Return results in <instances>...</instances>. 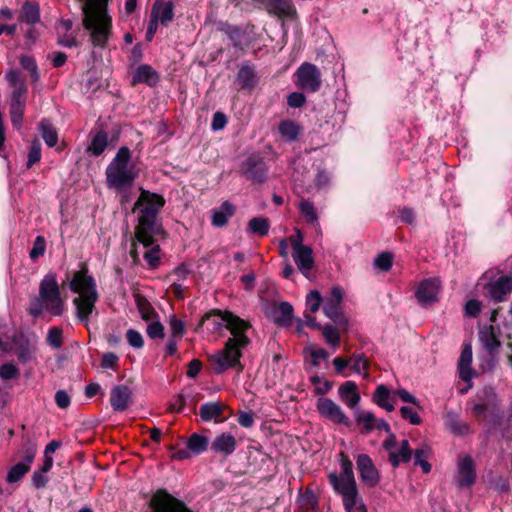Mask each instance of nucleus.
I'll return each mask as SVG.
<instances>
[{
  "label": "nucleus",
  "instance_id": "nucleus-1",
  "mask_svg": "<svg viewBox=\"0 0 512 512\" xmlns=\"http://www.w3.org/2000/svg\"><path fill=\"white\" fill-rule=\"evenodd\" d=\"M225 327L231 333L222 350L210 356L209 361L215 374H221L228 369H236L237 372L244 370L240 362L242 350L250 344L246 332L251 328V323L234 314L231 311H224Z\"/></svg>",
  "mask_w": 512,
  "mask_h": 512
},
{
  "label": "nucleus",
  "instance_id": "nucleus-2",
  "mask_svg": "<svg viewBox=\"0 0 512 512\" xmlns=\"http://www.w3.org/2000/svg\"><path fill=\"white\" fill-rule=\"evenodd\" d=\"M165 205L162 195L140 188V195L134 203L133 212H138V224L135 226V240L144 247L156 241V236L163 235L164 229L158 220L160 210Z\"/></svg>",
  "mask_w": 512,
  "mask_h": 512
},
{
  "label": "nucleus",
  "instance_id": "nucleus-3",
  "mask_svg": "<svg viewBox=\"0 0 512 512\" xmlns=\"http://www.w3.org/2000/svg\"><path fill=\"white\" fill-rule=\"evenodd\" d=\"M64 300L56 273L46 274L39 284V293L29 304L28 313L39 317L44 311L52 316H60L64 312Z\"/></svg>",
  "mask_w": 512,
  "mask_h": 512
},
{
  "label": "nucleus",
  "instance_id": "nucleus-4",
  "mask_svg": "<svg viewBox=\"0 0 512 512\" xmlns=\"http://www.w3.org/2000/svg\"><path fill=\"white\" fill-rule=\"evenodd\" d=\"M131 151L128 147H120L116 156L106 169V182L110 188L121 191L132 185L138 177L135 165L130 164Z\"/></svg>",
  "mask_w": 512,
  "mask_h": 512
},
{
  "label": "nucleus",
  "instance_id": "nucleus-5",
  "mask_svg": "<svg viewBox=\"0 0 512 512\" xmlns=\"http://www.w3.org/2000/svg\"><path fill=\"white\" fill-rule=\"evenodd\" d=\"M340 474L331 473L329 475V482L334 490L343 498V505L346 512H353V507L356 504V496L358 489L353 473V464L349 457L340 452Z\"/></svg>",
  "mask_w": 512,
  "mask_h": 512
},
{
  "label": "nucleus",
  "instance_id": "nucleus-6",
  "mask_svg": "<svg viewBox=\"0 0 512 512\" xmlns=\"http://www.w3.org/2000/svg\"><path fill=\"white\" fill-rule=\"evenodd\" d=\"M472 415L477 422H499L502 418L500 400L492 387H484L476 395Z\"/></svg>",
  "mask_w": 512,
  "mask_h": 512
},
{
  "label": "nucleus",
  "instance_id": "nucleus-7",
  "mask_svg": "<svg viewBox=\"0 0 512 512\" xmlns=\"http://www.w3.org/2000/svg\"><path fill=\"white\" fill-rule=\"evenodd\" d=\"M149 506L152 512H194L165 489H158L152 495Z\"/></svg>",
  "mask_w": 512,
  "mask_h": 512
},
{
  "label": "nucleus",
  "instance_id": "nucleus-8",
  "mask_svg": "<svg viewBox=\"0 0 512 512\" xmlns=\"http://www.w3.org/2000/svg\"><path fill=\"white\" fill-rule=\"evenodd\" d=\"M344 292L339 286L331 289L330 296L324 300L323 311L343 331L348 329V320L342 313Z\"/></svg>",
  "mask_w": 512,
  "mask_h": 512
},
{
  "label": "nucleus",
  "instance_id": "nucleus-9",
  "mask_svg": "<svg viewBox=\"0 0 512 512\" xmlns=\"http://www.w3.org/2000/svg\"><path fill=\"white\" fill-rule=\"evenodd\" d=\"M239 172L248 180L263 183L267 178L268 167L262 156L251 154L241 163Z\"/></svg>",
  "mask_w": 512,
  "mask_h": 512
},
{
  "label": "nucleus",
  "instance_id": "nucleus-10",
  "mask_svg": "<svg viewBox=\"0 0 512 512\" xmlns=\"http://www.w3.org/2000/svg\"><path fill=\"white\" fill-rule=\"evenodd\" d=\"M297 86L307 92L319 90L322 80L320 70L311 63H303L296 72Z\"/></svg>",
  "mask_w": 512,
  "mask_h": 512
},
{
  "label": "nucleus",
  "instance_id": "nucleus-11",
  "mask_svg": "<svg viewBox=\"0 0 512 512\" xmlns=\"http://www.w3.org/2000/svg\"><path fill=\"white\" fill-rule=\"evenodd\" d=\"M316 408L321 417L334 424L350 426L349 418L342 408L330 398L321 397L316 402Z\"/></svg>",
  "mask_w": 512,
  "mask_h": 512
},
{
  "label": "nucleus",
  "instance_id": "nucleus-12",
  "mask_svg": "<svg viewBox=\"0 0 512 512\" xmlns=\"http://www.w3.org/2000/svg\"><path fill=\"white\" fill-rule=\"evenodd\" d=\"M69 287L70 290L73 293L78 294V296L98 293L94 278L88 274V267L86 263H82L80 269L74 272Z\"/></svg>",
  "mask_w": 512,
  "mask_h": 512
},
{
  "label": "nucleus",
  "instance_id": "nucleus-13",
  "mask_svg": "<svg viewBox=\"0 0 512 512\" xmlns=\"http://www.w3.org/2000/svg\"><path fill=\"white\" fill-rule=\"evenodd\" d=\"M259 4L269 15L280 20L297 19V11L292 0H259Z\"/></svg>",
  "mask_w": 512,
  "mask_h": 512
},
{
  "label": "nucleus",
  "instance_id": "nucleus-14",
  "mask_svg": "<svg viewBox=\"0 0 512 512\" xmlns=\"http://www.w3.org/2000/svg\"><path fill=\"white\" fill-rule=\"evenodd\" d=\"M476 468L470 455L459 457L457 463L456 483L459 488L471 487L476 482Z\"/></svg>",
  "mask_w": 512,
  "mask_h": 512
},
{
  "label": "nucleus",
  "instance_id": "nucleus-15",
  "mask_svg": "<svg viewBox=\"0 0 512 512\" xmlns=\"http://www.w3.org/2000/svg\"><path fill=\"white\" fill-rule=\"evenodd\" d=\"M485 290L488 297L494 302H504L508 295L512 293V277L500 276L496 280L487 283Z\"/></svg>",
  "mask_w": 512,
  "mask_h": 512
},
{
  "label": "nucleus",
  "instance_id": "nucleus-16",
  "mask_svg": "<svg viewBox=\"0 0 512 512\" xmlns=\"http://www.w3.org/2000/svg\"><path fill=\"white\" fill-rule=\"evenodd\" d=\"M356 464L361 480L365 485L374 487L379 483L380 475L370 456L367 454H360L357 457Z\"/></svg>",
  "mask_w": 512,
  "mask_h": 512
},
{
  "label": "nucleus",
  "instance_id": "nucleus-17",
  "mask_svg": "<svg viewBox=\"0 0 512 512\" xmlns=\"http://www.w3.org/2000/svg\"><path fill=\"white\" fill-rule=\"evenodd\" d=\"M98 297V293H91V295H81L73 299V304L76 308V316L78 320L86 326L88 325L91 314L96 308L95 304Z\"/></svg>",
  "mask_w": 512,
  "mask_h": 512
},
{
  "label": "nucleus",
  "instance_id": "nucleus-18",
  "mask_svg": "<svg viewBox=\"0 0 512 512\" xmlns=\"http://www.w3.org/2000/svg\"><path fill=\"white\" fill-rule=\"evenodd\" d=\"M441 282L437 278L422 281L416 291V297L422 305H431L437 301Z\"/></svg>",
  "mask_w": 512,
  "mask_h": 512
},
{
  "label": "nucleus",
  "instance_id": "nucleus-19",
  "mask_svg": "<svg viewBox=\"0 0 512 512\" xmlns=\"http://www.w3.org/2000/svg\"><path fill=\"white\" fill-rule=\"evenodd\" d=\"M110 403L114 411H125L132 403L131 389L126 385L115 386L110 393Z\"/></svg>",
  "mask_w": 512,
  "mask_h": 512
},
{
  "label": "nucleus",
  "instance_id": "nucleus-20",
  "mask_svg": "<svg viewBox=\"0 0 512 512\" xmlns=\"http://www.w3.org/2000/svg\"><path fill=\"white\" fill-rule=\"evenodd\" d=\"M35 457V450L27 448L23 461L15 464L10 468L7 474V482L15 483L22 479V477L30 470L31 463Z\"/></svg>",
  "mask_w": 512,
  "mask_h": 512
},
{
  "label": "nucleus",
  "instance_id": "nucleus-21",
  "mask_svg": "<svg viewBox=\"0 0 512 512\" xmlns=\"http://www.w3.org/2000/svg\"><path fill=\"white\" fill-rule=\"evenodd\" d=\"M151 17L163 26H167L174 18V4L172 1L155 0Z\"/></svg>",
  "mask_w": 512,
  "mask_h": 512
},
{
  "label": "nucleus",
  "instance_id": "nucleus-22",
  "mask_svg": "<svg viewBox=\"0 0 512 512\" xmlns=\"http://www.w3.org/2000/svg\"><path fill=\"white\" fill-rule=\"evenodd\" d=\"M227 409L228 407L223 403L208 402L201 405L199 414L204 422L214 420L216 423H221L227 419L226 416H223L224 411Z\"/></svg>",
  "mask_w": 512,
  "mask_h": 512
},
{
  "label": "nucleus",
  "instance_id": "nucleus-23",
  "mask_svg": "<svg viewBox=\"0 0 512 512\" xmlns=\"http://www.w3.org/2000/svg\"><path fill=\"white\" fill-rule=\"evenodd\" d=\"M237 446L236 438L229 433H222L215 437L211 443V450L220 453L224 457L231 455Z\"/></svg>",
  "mask_w": 512,
  "mask_h": 512
},
{
  "label": "nucleus",
  "instance_id": "nucleus-24",
  "mask_svg": "<svg viewBox=\"0 0 512 512\" xmlns=\"http://www.w3.org/2000/svg\"><path fill=\"white\" fill-rule=\"evenodd\" d=\"M293 259L300 272L308 277L310 271L314 267L313 250L309 246L301 247L294 251Z\"/></svg>",
  "mask_w": 512,
  "mask_h": 512
},
{
  "label": "nucleus",
  "instance_id": "nucleus-25",
  "mask_svg": "<svg viewBox=\"0 0 512 512\" xmlns=\"http://www.w3.org/2000/svg\"><path fill=\"white\" fill-rule=\"evenodd\" d=\"M224 311L220 309H213L207 313H205L200 319L198 325L195 328V331H199L200 328L207 324V329L211 333H217L223 326L224 321Z\"/></svg>",
  "mask_w": 512,
  "mask_h": 512
},
{
  "label": "nucleus",
  "instance_id": "nucleus-26",
  "mask_svg": "<svg viewBox=\"0 0 512 512\" xmlns=\"http://www.w3.org/2000/svg\"><path fill=\"white\" fill-rule=\"evenodd\" d=\"M339 397L349 408H354L360 401L357 385L347 381L339 387Z\"/></svg>",
  "mask_w": 512,
  "mask_h": 512
},
{
  "label": "nucleus",
  "instance_id": "nucleus-27",
  "mask_svg": "<svg viewBox=\"0 0 512 512\" xmlns=\"http://www.w3.org/2000/svg\"><path fill=\"white\" fill-rule=\"evenodd\" d=\"M158 74L150 65H140L134 73L132 84L145 83L154 86L158 82Z\"/></svg>",
  "mask_w": 512,
  "mask_h": 512
},
{
  "label": "nucleus",
  "instance_id": "nucleus-28",
  "mask_svg": "<svg viewBox=\"0 0 512 512\" xmlns=\"http://www.w3.org/2000/svg\"><path fill=\"white\" fill-rule=\"evenodd\" d=\"M235 213V206L229 201H225L221 204L219 209L214 210L212 214L211 222L216 227H223L228 223Z\"/></svg>",
  "mask_w": 512,
  "mask_h": 512
},
{
  "label": "nucleus",
  "instance_id": "nucleus-29",
  "mask_svg": "<svg viewBox=\"0 0 512 512\" xmlns=\"http://www.w3.org/2000/svg\"><path fill=\"white\" fill-rule=\"evenodd\" d=\"M412 458V450L409 441L404 439L401 441L398 451H391L388 460L392 467L396 468L400 463H408Z\"/></svg>",
  "mask_w": 512,
  "mask_h": 512
},
{
  "label": "nucleus",
  "instance_id": "nucleus-30",
  "mask_svg": "<svg viewBox=\"0 0 512 512\" xmlns=\"http://www.w3.org/2000/svg\"><path fill=\"white\" fill-rule=\"evenodd\" d=\"M274 322L283 327L292 324L293 307L288 302H281L273 311Z\"/></svg>",
  "mask_w": 512,
  "mask_h": 512
},
{
  "label": "nucleus",
  "instance_id": "nucleus-31",
  "mask_svg": "<svg viewBox=\"0 0 512 512\" xmlns=\"http://www.w3.org/2000/svg\"><path fill=\"white\" fill-rule=\"evenodd\" d=\"M133 297H134L137 309L141 315V318L144 321H151L158 316L154 307L152 306L150 301L144 295H142L140 293H134Z\"/></svg>",
  "mask_w": 512,
  "mask_h": 512
},
{
  "label": "nucleus",
  "instance_id": "nucleus-32",
  "mask_svg": "<svg viewBox=\"0 0 512 512\" xmlns=\"http://www.w3.org/2000/svg\"><path fill=\"white\" fill-rule=\"evenodd\" d=\"M472 348L470 345H465L462 349L459 359V375L464 381H468L472 376Z\"/></svg>",
  "mask_w": 512,
  "mask_h": 512
},
{
  "label": "nucleus",
  "instance_id": "nucleus-33",
  "mask_svg": "<svg viewBox=\"0 0 512 512\" xmlns=\"http://www.w3.org/2000/svg\"><path fill=\"white\" fill-rule=\"evenodd\" d=\"M19 20L30 25L40 22V8L35 2L26 1L19 14Z\"/></svg>",
  "mask_w": 512,
  "mask_h": 512
},
{
  "label": "nucleus",
  "instance_id": "nucleus-34",
  "mask_svg": "<svg viewBox=\"0 0 512 512\" xmlns=\"http://www.w3.org/2000/svg\"><path fill=\"white\" fill-rule=\"evenodd\" d=\"M278 131L283 139L295 141L301 134L302 127L293 120H283L279 123Z\"/></svg>",
  "mask_w": 512,
  "mask_h": 512
},
{
  "label": "nucleus",
  "instance_id": "nucleus-35",
  "mask_svg": "<svg viewBox=\"0 0 512 512\" xmlns=\"http://www.w3.org/2000/svg\"><path fill=\"white\" fill-rule=\"evenodd\" d=\"M479 337L484 347L489 351H493L501 345L496 328L492 325L482 329L479 333Z\"/></svg>",
  "mask_w": 512,
  "mask_h": 512
},
{
  "label": "nucleus",
  "instance_id": "nucleus-36",
  "mask_svg": "<svg viewBox=\"0 0 512 512\" xmlns=\"http://www.w3.org/2000/svg\"><path fill=\"white\" fill-rule=\"evenodd\" d=\"M108 145V134L104 129H100L92 138L91 144L87 148V152L93 156H100Z\"/></svg>",
  "mask_w": 512,
  "mask_h": 512
},
{
  "label": "nucleus",
  "instance_id": "nucleus-37",
  "mask_svg": "<svg viewBox=\"0 0 512 512\" xmlns=\"http://www.w3.org/2000/svg\"><path fill=\"white\" fill-rule=\"evenodd\" d=\"M298 505L301 512H316L318 508V498L314 491L309 487L299 497Z\"/></svg>",
  "mask_w": 512,
  "mask_h": 512
},
{
  "label": "nucleus",
  "instance_id": "nucleus-38",
  "mask_svg": "<svg viewBox=\"0 0 512 512\" xmlns=\"http://www.w3.org/2000/svg\"><path fill=\"white\" fill-rule=\"evenodd\" d=\"M42 138L49 147H54L58 142V132L47 119H42L38 124Z\"/></svg>",
  "mask_w": 512,
  "mask_h": 512
},
{
  "label": "nucleus",
  "instance_id": "nucleus-39",
  "mask_svg": "<svg viewBox=\"0 0 512 512\" xmlns=\"http://www.w3.org/2000/svg\"><path fill=\"white\" fill-rule=\"evenodd\" d=\"M237 82L241 89L253 88L257 82L254 69L250 66H242L237 74Z\"/></svg>",
  "mask_w": 512,
  "mask_h": 512
},
{
  "label": "nucleus",
  "instance_id": "nucleus-40",
  "mask_svg": "<svg viewBox=\"0 0 512 512\" xmlns=\"http://www.w3.org/2000/svg\"><path fill=\"white\" fill-rule=\"evenodd\" d=\"M390 391L385 385H379L374 394L373 401L381 408H384L388 412L394 410V405L389 402L390 399Z\"/></svg>",
  "mask_w": 512,
  "mask_h": 512
},
{
  "label": "nucleus",
  "instance_id": "nucleus-41",
  "mask_svg": "<svg viewBox=\"0 0 512 512\" xmlns=\"http://www.w3.org/2000/svg\"><path fill=\"white\" fill-rule=\"evenodd\" d=\"M208 438L205 436H202L198 433H193L188 439H187V448L191 452V454L198 455L208 448Z\"/></svg>",
  "mask_w": 512,
  "mask_h": 512
},
{
  "label": "nucleus",
  "instance_id": "nucleus-42",
  "mask_svg": "<svg viewBox=\"0 0 512 512\" xmlns=\"http://www.w3.org/2000/svg\"><path fill=\"white\" fill-rule=\"evenodd\" d=\"M356 423L361 426V433L368 434L375 429L376 417L371 412H357Z\"/></svg>",
  "mask_w": 512,
  "mask_h": 512
},
{
  "label": "nucleus",
  "instance_id": "nucleus-43",
  "mask_svg": "<svg viewBox=\"0 0 512 512\" xmlns=\"http://www.w3.org/2000/svg\"><path fill=\"white\" fill-rule=\"evenodd\" d=\"M269 228V220L264 217H254L248 222L249 231L260 237L266 236L269 232Z\"/></svg>",
  "mask_w": 512,
  "mask_h": 512
},
{
  "label": "nucleus",
  "instance_id": "nucleus-44",
  "mask_svg": "<svg viewBox=\"0 0 512 512\" xmlns=\"http://www.w3.org/2000/svg\"><path fill=\"white\" fill-rule=\"evenodd\" d=\"M322 335L325 339V341L331 345L332 347L336 348L340 345L341 337L339 330L343 331L339 326L335 327L332 325H325L322 326L321 329Z\"/></svg>",
  "mask_w": 512,
  "mask_h": 512
},
{
  "label": "nucleus",
  "instance_id": "nucleus-45",
  "mask_svg": "<svg viewBox=\"0 0 512 512\" xmlns=\"http://www.w3.org/2000/svg\"><path fill=\"white\" fill-rule=\"evenodd\" d=\"M430 451L431 450L428 446H423L416 449L414 452V465H419L422 468V471L426 474L431 471V464L427 461Z\"/></svg>",
  "mask_w": 512,
  "mask_h": 512
},
{
  "label": "nucleus",
  "instance_id": "nucleus-46",
  "mask_svg": "<svg viewBox=\"0 0 512 512\" xmlns=\"http://www.w3.org/2000/svg\"><path fill=\"white\" fill-rule=\"evenodd\" d=\"M299 210L301 215L305 218L306 222L314 223L317 221L318 215L311 201L302 199L299 203Z\"/></svg>",
  "mask_w": 512,
  "mask_h": 512
},
{
  "label": "nucleus",
  "instance_id": "nucleus-47",
  "mask_svg": "<svg viewBox=\"0 0 512 512\" xmlns=\"http://www.w3.org/2000/svg\"><path fill=\"white\" fill-rule=\"evenodd\" d=\"M26 103H11L10 105V118L14 127L20 129L25 112Z\"/></svg>",
  "mask_w": 512,
  "mask_h": 512
},
{
  "label": "nucleus",
  "instance_id": "nucleus-48",
  "mask_svg": "<svg viewBox=\"0 0 512 512\" xmlns=\"http://www.w3.org/2000/svg\"><path fill=\"white\" fill-rule=\"evenodd\" d=\"M46 340L49 346L59 349L63 345V329L58 326L50 328Z\"/></svg>",
  "mask_w": 512,
  "mask_h": 512
},
{
  "label": "nucleus",
  "instance_id": "nucleus-49",
  "mask_svg": "<svg viewBox=\"0 0 512 512\" xmlns=\"http://www.w3.org/2000/svg\"><path fill=\"white\" fill-rule=\"evenodd\" d=\"M41 160V144L38 139H34L31 143L28 160L26 163V167L30 169L33 165L38 163Z\"/></svg>",
  "mask_w": 512,
  "mask_h": 512
},
{
  "label": "nucleus",
  "instance_id": "nucleus-50",
  "mask_svg": "<svg viewBox=\"0 0 512 512\" xmlns=\"http://www.w3.org/2000/svg\"><path fill=\"white\" fill-rule=\"evenodd\" d=\"M149 247L151 248L144 253V258L148 262L150 268H156L160 262L161 249L158 244H155V242Z\"/></svg>",
  "mask_w": 512,
  "mask_h": 512
},
{
  "label": "nucleus",
  "instance_id": "nucleus-51",
  "mask_svg": "<svg viewBox=\"0 0 512 512\" xmlns=\"http://www.w3.org/2000/svg\"><path fill=\"white\" fill-rule=\"evenodd\" d=\"M310 382L315 385L314 393L316 395H326L333 387V383L328 380L322 381L317 375L310 378Z\"/></svg>",
  "mask_w": 512,
  "mask_h": 512
},
{
  "label": "nucleus",
  "instance_id": "nucleus-52",
  "mask_svg": "<svg viewBox=\"0 0 512 512\" xmlns=\"http://www.w3.org/2000/svg\"><path fill=\"white\" fill-rule=\"evenodd\" d=\"M169 326L171 330V337L182 338L185 334V323L177 318L176 315H172L169 320Z\"/></svg>",
  "mask_w": 512,
  "mask_h": 512
},
{
  "label": "nucleus",
  "instance_id": "nucleus-53",
  "mask_svg": "<svg viewBox=\"0 0 512 512\" xmlns=\"http://www.w3.org/2000/svg\"><path fill=\"white\" fill-rule=\"evenodd\" d=\"M46 250V240L43 236H37L32 249L30 250L29 256L30 258L35 261L40 256H43Z\"/></svg>",
  "mask_w": 512,
  "mask_h": 512
},
{
  "label": "nucleus",
  "instance_id": "nucleus-54",
  "mask_svg": "<svg viewBox=\"0 0 512 512\" xmlns=\"http://www.w3.org/2000/svg\"><path fill=\"white\" fill-rule=\"evenodd\" d=\"M392 264L393 255L389 252H382L375 259V266L382 271H389Z\"/></svg>",
  "mask_w": 512,
  "mask_h": 512
},
{
  "label": "nucleus",
  "instance_id": "nucleus-55",
  "mask_svg": "<svg viewBox=\"0 0 512 512\" xmlns=\"http://www.w3.org/2000/svg\"><path fill=\"white\" fill-rule=\"evenodd\" d=\"M19 375V369L13 363H5L0 367V377L4 380L16 379Z\"/></svg>",
  "mask_w": 512,
  "mask_h": 512
},
{
  "label": "nucleus",
  "instance_id": "nucleus-56",
  "mask_svg": "<svg viewBox=\"0 0 512 512\" xmlns=\"http://www.w3.org/2000/svg\"><path fill=\"white\" fill-rule=\"evenodd\" d=\"M322 302V297L317 290H312L306 298V304L310 313H315L319 310Z\"/></svg>",
  "mask_w": 512,
  "mask_h": 512
},
{
  "label": "nucleus",
  "instance_id": "nucleus-57",
  "mask_svg": "<svg viewBox=\"0 0 512 512\" xmlns=\"http://www.w3.org/2000/svg\"><path fill=\"white\" fill-rule=\"evenodd\" d=\"M350 361H353L352 368L355 372L360 373L363 370L367 373L369 361L363 354H354Z\"/></svg>",
  "mask_w": 512,
  "mask_h": 512
},
{
  "label": "nucleus",
  "instance_id": "nucleus-58",
  "mask_svg": "<svg viewBox=\"0 0 512 512\" xmlns=\"http://www.w3.org/2000/svg\"><path fill=\"white\" fill-rule=\"evenodd\" d=\"M400 414L403 419L409 421L413 425H419L422 422L418 413L411 407H401Z\"/></svg>",
  "mask_w": 512,
  "mask_h": 512
},
{
  "label": "nucleus",
  "instance_id": "nucleus-59",
  "mask_svg": "<svg viewBox=\"0 0 512 512\" xmlns=\"http://www.w3.org/2000/svg\"><path fill=\"white\" fill-rule=\"evenodd\" d=\"M450 430L456 435H468L471 433L469 424L460 420H451L449 423Z\"/></svg>",
  "mask_w": 512,
  "mask_h": 512
},
{
  "label": "nucleus",
  "instance_id": "nucleus-60",
  "mask_svg": "<svg viewBox=\"0 0 512 512\" xmlns=\"http://www.w3.org/2000/svg\"><path fill=\"white\" fill-rule=\"evenodd\" d=\"M118 356L113 352L104 353L101 359V367L102 368H111L116 370L118 368Z\"/></svg>",
  "mask_w": 512,
  "mask_h": 512
},
{
  "label": "nucleus",
  "instance_id": "nucleus-61",
  "mask_svg": "<svg viewBox=\"0 0 512 512\" xmlns=\"http://www.w3.org/2000/svg\"><path fill=\"white\" fill-rule=\"evenodd\" d=\"M58 44L72 48L79 46V41L77 40L76 36L73 34L61 32L58 33Z\"/></svg>",
  "mask_w": 512,
  "mask_h": 512
},
{
  "label": "nucleus",
  "instance_id": "nucleus-62",
  "mask_svg": "<svg viewBox=\"0 0 512 512\" xmlns=\"http://www.w3.org/2000/svg\"><path fill=\"white\" fill-rule=\"evenodd\" d=\"M147 335L151 339L164 338V326L159 321L151 322L147 327Z\"/></svg>",
  "mask_w": 512,
  "mask_h": 512
},
{
  "label": "nucleus",
  "instance_id": "nucleus-63",
  "mask_svg": "<svg viewBox=\"0 0 512 512\" xmlns=\"http://www.w3.org/2000/svg\"><path fill=\"white\" fill-rule=\"evenodd\" d=\"M126 338L128 343L134 348H142L144 345L142 335L134 329H129L127 331Z\"/></svg>",
  "mask_w": 512,
  "mask_h": 512
},
{
  "label": "nucleus",
  "instance_id": "nucleus-64",
  "mask_svg": "<svg viewBox=\"0 0 512 512\" xmlns=\"http://www.w3.org/2000/svg\"><path fill=\"white\" fill-rule=\"evenodd\" d=\"M306 102V97L300 92H293L287 97V104L292 108H300Z\"/></svg>",
  "mask_w": 512,
  "mask_h": 512
}]
</instances>
